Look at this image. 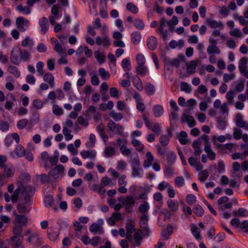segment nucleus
I'll return each instance as SVG.
<instances>
[{"instance_id": "nucleus-1", "label": "nucleus", "mask_w": 248, "mask_h": 248, "mask_svg": "<svg viewBox=\"0 0 248 248\" xmlns=\"http://www.w3.org/2000/svg\"><path fill=\"white\" fill-rule=\"evenodd\" d=\"M28 223V218L24 215H17L13 222V236L10 238V244L13 248H24L23 245L24 235L23 227Z\"/></svg>"}, {"instance_id": "nucleus-2", "label": "nucleus", "mask_w": 248, "mask_h": 248, "mask_svg": "<svg viewBox=\"0 0 248 248\" xmlns=\"http://www.w3.org/2000/svg\"><path fill=\"white\" fill-rule=\"evenodd\" d=\"M178 19L176 16H173L171 20L167 21L164 17L160 19L159 27L156 31H158L161 36L163 40L165 41L168 40V31L164 30L165 24H167L170 28H172L173 26L176 25L178 23Z\"/></svg>"}, {"instance_id": "nucleus-3", "label": "nucleus", "mask_w": 248, "mask_h": 248, "mask_svg": "<svg viewBox=\"0 0 248 248\" xmlns=\"http://www.w3.org/2000/svg\"><path fill=\"white\" fill-rule=\"evenodd\" d=\"M130 163L132 169V176L134 177H141L143 174V170L140 166V163L137 154H135L131 158Z\"/></svg>"}, {"instance_id": "nucleus-4", "label": "nucleus", "mask_w": 248, "mask_h": 248, "mask_svg": "<svg viewBox=\"0 0 248 248\" xmlns=\"http://www.w3.org/2000/svg\"><path fill=\"white\" fill-rule=\"evenodd\" d=\"M64 171V166L62 165H58L52 169L48 172V174L51 177L53 178L57 181L62 177Z\"/></svg>"}, {"instance_id": "nucleus-5", "label": "nucleus", "mask_w": 248, "mask_h": 248, "mask_svg": "<svg viewBox=\"0 0 248 248\" xmlns=\"http://www.w3.org/2000/svg\"><path fill=\"white\" fill-rule=\"evenodd\" d=\"M31 230H28L24 234L25 235L29 236L27 241L30 243H31L35 247L41 246L43 244L42 239L39 237L36 233L31 234Z\"/></svg>"}, {"instance_id": "nucleus-6", "label": "nucleus", "mask_w": 248, "mask_h": 248, "mask_svg": "<svg viewBox=\"0 0 248 248\" xmlns=\"http://www.w3.org/2000/svg\"><path fill=\"white\" fill-rule=\"evenodd\" d=\"M10 60L12 63L18 65L21 62V48L19 47H14L11 53Z\"/></svg>"}, {"instance_id": "nucleus-7", "label": "nucleus", "mask_w": 248, "mask_h": 248, "mask_svg": "<svg viewBox=\"0 0 248 248\" xmlns=\"http://www.w3.org/2000/svg\"><path fill=\"white\" fill-rule=\"evenodd\" d=\"M16 27L20 31H25L28 29L29 21L24 17L19 16L16 19Z\"/></svg>"}, {"instance_id": "nucleus-8", "label": "nucleus", "mask_w": 248, "mask_h": 248, "mask_svg": "<svg viewBox=\"0 0 248 248\" xmlns=\"http://www.w3.org/2000/svg\"><path fill=\"white\" fill-rule=\"evenodd\" d=\"M95 43L97 46H102L104 48H108L110 45V41L108 35H105L103 37L97 36L95 38Z\"/></svg>"}, {"instance_id": "nucleus-9", "label": "nucleus", "mask_w": 248, "mask_h": 248, "mask_svg": "<svg viewBox=\"0 0 248 248\" xmlns=\"http://www.w3.org/2000/svg\"><path fill=\"white\" fill-rule=\"evenodd\" d=\"M13 140H15L16 143H18L19 142V136L16 133L8 135L5 138L4 140L5 145L7 147H9L13 142Z\"/></svg>"}, {"instance_id": "nucleus-10", "label": "nucleus", "mask_w": 248, "mask_h": 248, "mask_svg": "<svg viewBox=\"0 0 248 248\" xmlns=\"http://www.w3.org/2000/svg\"><path fill=\"white\" fill-rule=\"evenodd\" d=\"M21 45L23 47L26 48L29 51H31L34 46V42L29 36H26L22 41Z\"/></svg>"}, {"instance_id": "nucleus-11", "label": "nucleus", "mask_w": 248, "mask_h": 248, "mask_svg": "<svg viewBox=\"0 0 248 248\" xmlns=\"http://www.w3.org/2000/svg\"><path fill=\"white\" fill-rule=\"evenodd\" d=\"M164 62V68L165 69L169 70V65L171 66H175L178 67L180 65V61L178 59H175L172 61H170L169 59L165 57L163 59Z\"/></svg>"}, {"instance_id": "nucleus-12", "label": "nucleus", "mask_w": 248, "mask_h": 248, "mask_svg": "<svg viewBox=\"0 0 248 248\" xmlns=\"http://www.w3.org/2000/svg\"><path fill=\"white\" fill-rule=\"evenodd\" d=\"M39 24L41 27V33L45 34L49 28L47 18L46 17H43L39 19Z\"/></svg>"}, {"instance_id": "nucleus-13", "label": "nucleus", "mask_w": 248, "mask_h": 248, "mask_svg": "<svg viewBox=\"0 0 248 248\" xmlns=\"http://www.w3.org/2000/svg\"><path fill=\"white\" fill-rule=\"evenodd\" d=\"M181 121L182 123L186 122L189 127H193L196 124V121L193 117L186 115L185 112L183 114V116L181 118Z\"/></svg>"}, {"instance_id": "nucleus-14", "label": "nucleus", "mask_w": 248, "mask_h": 248, "mask_svg": "<svg viewBox=\"0 0 248 248\" xmlns=\"http://www.w3.org/2000/svg\"><path fill=\"white\" fill-rule=\"evenodd\" d=\"M147 45L148 48L151 50L155 49L157 45V40L154 36L149 37L147 40Z\"/></svg>"}, {"instance_id": "nucleus-15", "label": "nucleus", "mask_w": 248, "mask_h": 248, "mask_svg": "<svg viewBox=\"0 0 248 248\" xmlns=\"http://www.w3.org/2000/svg\"><path fill=\"white\" fill-rule=\"evenodd\" d=\"M90 231L96 234L98 233L99 234H103L104 231L103 228L100 226L99 224L93 223L89 227Z\"/></svg>"}, {"instance_id": "nucleus-16", "label": "nucleus", "mask_w": 248, "mask_h": 248, "mask_svg": "<svg viewBox=\"0 0 248 248\" xmlns=\"http://www.w3.org/2000/svg\"><path fill=\"white\" fill-rule=\"evenodd\" d=\"M164 110L162 106L156 105L153 108V112L154 116L156 118L161 117L164 113Z\"/></svg>"}, {"instance_id": "nucleus-17", "label": "nucleus", "mask_w": 248, "mask_h": 248, "mask_svg": "<svg viewBox=\"0 0 248 248\" xmlns=\"http://www.w3.org/2000/svg\"><path fill=\"white\" fill-rule=\"evenodd\" d=\"M96 153L94 150L82 151L80 152V155L84 158H89L93 159L96 156Z\"/></svg>"}, {"instance_id": "nucleus-18", "label": "nucleus", "mask_w": 248, "mask_h": 248, "mask_svg": "<svg viewBox=\"0 0 248 248\" xmlns=\"http://www.w3.org/2000/svg\"><path fill=\"white\" fill-rule=\"evenodd\" d=\"M44 80L49 84L50 86L53 88L54 86V77L50 73H46L44 75Z\"/></svg>"}, {"instance_id": "nucleus-19", "label": "nucleus", "mask_w": 248, "mask_h": 248, "mask_svg": "<svg viewBox=\"0 0 248 248\" xmlns=\"http://www.w3.org/2000/svg\"><path fill=\"white\" fill-rule=\"evenodd\" d=\"M206 22V24L208 25L212 29H216L217 27H220L221 29L224 28V25L221 22H217V21L214 20L207 19Z\"/></svg>"}, {"instance_id": "nucleus-20", "label": "nucleus", "mask_w": 248, "mask_h": 248, "mask_svg": "<svg viewBox=\"0 0 248 248\" xmlns=\"http://www.w3.org/2000/svg\"><path fill=\"white\" fill-rule=\"evenodd\" d=\"M2 169L3 170L2 173L8 178L13 177L15 173V168L13 166L8 167L6 166Z\"/></svg>"}, {"instance_id": "nucleus-21", "label": "nucleus", "mask_w": 248, "mask_h": 248, "mask_svg": "<svg viewBox=\"0 0 248 248\" xmlns=\"http://www.w3.org/2000/svg\"><path fill=\"white\" fill-rule=\"evenodd\" d=\"M167 205L170 212H175L178 209V203L176 201L169 199L167 201Z\"/></svg>"}, {"instance_id": "nucleus-22", "label": "nucleus", "mask_w": 248, "mask_h": 248, "mask_svg": "<svg viewBox=\"0 0 248 248\" xmlns=\"http://www.w3.org/2000/svg\"><path fill=\"white\" fill-rule=\"evenodd\" d=\"M141 38V34L139 31H134L131 34V42L134 45L139 44Z\"/></svg>"}, {"instance_id": "nucleus-23", "label": "nucleus", "mask_w": 248, "mask_h": 248, "mask_svg": "<svg viewBox=\"0 0 248 248\" xmlns=\"http://www.w3.org/2000/svg\"><path fill=\"white\" fill-rule=\"evenodd\" d=\"M191 231L192 234L195 237L197 240H201L202 236L200 234V232L199 231V229L197 226L194 224H191L190 225Z\"/></svg>"}, {"instance_id": "nucleus-24", "label": "nucleus", "mask_w": 248, "mask_h": 248, "mask_svg": "<svg viewBox=\"0 0 248 248\" xmlns=\"http://www.w3.org/2000/svg\"><path fill=\"white\" fill-rule=\"evenodd\" d=\"M136 229L133 224H129L126 225V237L127 239L130 240L132 237V234L135 232Z\"/></svg>"}, {"instance_id": "nucleus-25", "label": "nucleus", "mask_w": 248, "mask_h": 248, "mask_svg": "<svg viewBox=\"0 0 248 248\" xmlns=\"http://www.w3.org/2000/svg\"><path fill=\"white\" fill-rule=\"evenodd\" d=\"M35 191V188L31 185H27L21 187V194L32 195Z\"/></svg>"}, {"instance_id": "nucleus-26", "label": "nucleus", "mask_w": 248, "mask_h": 248, "mask_svg": "<svg viewBox=\"0 0 248 248\" xmlns=\"http://www.w3.org/2000/svg\"><path fill=\"white\" fill-rule=\"evenodd\" d=\"M204 151L207 154V157L211 160H214L216 157V155L215 152H214L212 149L211 148V146H205L204 147Z\"/></svg>"}, {"instance_id": "nucleus-27", "label": "nucleus", "mask_w": 248, "mask_h": 248, "mask_svg": "<svg viewBox=\"0 0 248 248\" xmlns=\"http://www.w3.org/2000/svg\"><path fill=\"white\" fill-rule=\"evenodd\" d=\"M144 89L149 95H153L155 91V86L150 82H147L146 83Z\"/></svg>"}, {"instance_id": "nucleus-28", "label": "nucleus", "mask_w": 248, "mask_h": 248, "mask_svg": "<svg viewBox=\"0 0 248 248\" xmlns=\"http://www.w3.org/2000/svg\"><path fill=\"white\" fill-rule=\"evenodd\" d=\"M169 120L170 127H174V124L178 120V114L175 111L171 112L169 114Z\"/></svg>"}, {"instance_id": "nucleus-29", "label": "nucleus", "mask_w": 248, "mask_h": 248, "mask_svg": "<svg viewBox=\"0 0 248 248\" xmlns=\"http://www.w3.org/2000/svg\"><path fill=\"white\" fill-rule=\"evenodd\" d=\"M150 113L148 112H145L142 114V117L145 122V124L146 127L150 129L153 128L154 124L149 121V117Z\"/></svg>"}, {"instance_id": "nucleus-30", "label": "nucleus", "mask_w": 248, "mask_h": 248, "mask_svg": "<svg viewBox=\"0 0 248 248\" xmlns=\"http://www.w3.org/2000/svg\"><path fill=\"white\" fill-rule=\"evenodd\" d=\"M136 72L139 75L143 77L148 72V69L144 65H138L136 67Z\"/></svg>"}, {"instance_id": "nucleus-31", "label": "nucleus", "mask_w": 248, "mask_h": 248, "mask_svg": "<svg viewBox=\"0 0 248 248\" xmlns=\"http://www.w3.org/2000/svg\"><path fill=\"white\" fill-rule=\"evenodd\" d=\"M8 71L13 75L15 78H18L20 76V72L18 68L15 66L10 65L8 67Z\"/></svg>"}, {"instance_id": "nucleus-32", "label": "nucleus", "mask_w": 248, "mask_h": 248, "mask_svg": "<svg viewBox=\"0 0 248 248\" xmlns=\"http://www.w3.org/2000/svg\"><path fill=\"white\" fill-rule=\"evenodd\" d=\"M235 123L237 126L243 128L246 125L245 122L242 119V115L240 113H237L235 117Z\"/></svg>"}, {"instance_id": "nucleus-33", "label": "nucleus", "mask_w": 248, "mask_h": 248, "mask_svg": "<svg viewBox=\"0 0 248 248\" xmlns=\"http://www.w3.org/2000/svg\"><path fill=\"white\" fill-rule=\"evenodd\" d=\"M15 153L18 157H23L25 155V150L21 144H18L15 148Z\"/></svg>"}, {"instance_id": "nucleus-34", "label": "nucleus", "mask_w": 248, "mask_h": 248, "mask_svg": "<svg viewBox=\"0 0 248 248\" xmlns=\"http://www.w3.org/2000/svg\"><path fill=\"white\" fill-rule=\"evenodd\" d=\"M94 56L99 63H103L106 61V56L99 51L94 52Z\"/></svg>"}, {"instance_id": "nucleus-35", "label": "nucleus", "mask_w": 248, "mask_h": 248, "mask_svg": "<svg viewBox=\"0 0 248 248\" xmlns=\"http://www.w3.org/2000/svg\"><path fill=\"white\" fill-rule=\"evenodd\" d=\"M16 9L20 13L25 15H28L31 12V9L30 8L27 7H23L22 4H19L17 6Z\"/></svg>"}, {"instance_id": "nucleus-36", "label": "nucleus", "mask_w": 248, "mask_h": 248, "mask_svg": "<svg viewBox=\"0 0 248 248\" xmlns=\"http://www.w3.org/2000/svg\"><path fill=\"white\" fill-rule=\"evenodd\" d=\"M207 53L209 54H219L220 53V50L216 45H210L208 46L207 49Z\"/></svg>"}, {"instance_id": "nucleus-37", "label": "nucleus", "mask_w": 248, "mask_h": 248, "mask_svg": "<svg viewBox=\"0 0 248 248\" xmlns=\"http://www.w3.org/2000/svg\"><path fill=\"white\" fill-rule=\"evenodd\" d=\"M149 209V205L147 202H144L139 207V210L140 213L143 215L146 214Z\"/></svg>"}, {"instance_id": "nucleus-38", "label": "nucleus", "mask_w": 248, "mask_h": 248, "mask_svg": "<svg viewBox=\"0 0 248 248\" xmlns=\"http://www.w3.org/2000/svg\"><path fill=\"white\" fill-rule=\"evenodd\" d=\"M167 161L170 164H173L176 161V155L175 153L170 151L167 154Z\"/></svg>"}, {"instance_id": "nucleus-39", "label": "nucleus", "mask_w": 248, "mask_h": 248, "mask_svg": "<svg viewBox=\"0 0 248 248\" xmlns=\"http://www.w3.org/2000/svg\"><path fill=\"white\" fill-rule=\"evenodd\" d=\"M36 176L40 178V182L43 184H48L50 182V176L49 174L47 175L46 173H42L40 175H37Z\"/></svg>"}, {"instance_id": "nucleus-40", "label": "nucleus", "mask_w": 248, "mask_h": 248, "mask_svg": "<svg viewBox=\"0 0 248 248\" xmlns=\"http://www.w3.org/2000/svg\"><path fill=\"white\" fill-rule=\"evenodd\" d=\"M134 26L138 30H142L144 28L145 25L142 19L137 18L134 21Z\"/></svg>"}, {"instance_id": "nucleus-41", "label": "nucleus", "mask_w": 248, "mask_h": 248, "mask_svg": "<svg viewBox=\"0 0 248 248\" xmlns=\"http://www.w3.org/2000/svg\"><path fill=\"white\" fill-rule=\"evenodd\" d=\"M109 115L116 122L119 121L123 118V115L122 113L116 112L114 110L111 111Z\"/></svg>"}, {"instance_id": "nucleus-42", "label": "nucleus", "mask_w": 248, "mask_h": 248, "mask_svg": "<svg viewBox=\"0 0 248 248\" xmlns=\"http://www.w3.org/2000/svg\"><path fill=\"white\" fill-rule=\"evenodd\" d=\"M187 137V133L184 131H181L179 134L178 140L181 144L185 145L187 143V140L185 138Z\"/></svg>"}, {"instance_id": "nucleus-43", "label": "nucleus", "mask_w": 248, "mask_h": 248, "mask_svg": "<svg viewBox=\"0 0 248 248\" xmlns=\"http://www.w3.org/2000/svg\"><path fill=\"white\" fill-rule=\"evenodd\" d=\"M193 211L198 217H202L203 215L204 210L202 207L199 204L196 205L193 207Z\"/></svg>"}, {"instance_id": "nucleus-44", "label": "nucleus", "mask_w": 248, "mask_h": 248, "mask_svg": "<svg viewBox=\"0 0 248 248\" xmlns=\"http://www.w3.org/2000/svg\"><path fill=\"white\" fill-rule=\"evenodd\" d=\"M131 143L133 144V145L136 147H137V149L139 152L142 151L144 149V146L143 144H142L140 140H132L131 141Z\"/></svg>"}, {"instance_id": "nucleus-45", "label": "nucleus", "mask_w": 248, "mask_h": 248, "mask_svg": "<svg viewBox=\"0 0 248 248\" xmlns=\"http://www.w3.org/2000/svg\"><path fill=\"white\" fill-rule=\"evenodd\" d=\"M73 225L76 235L78 237L81 232V230L83 228V226L80 224L79 222L77 221H75L73 222Z\"/></svg>"}, {"instance_id": "nucleus-46", "label": "nucleus", "mask_w": 248, "mask_h": 248, "mask_svg": "<svg viewBox=\"0 0 248 248\" xmlns=\"http://www.w3.org/2000/svg\"><path fill=\"white\" fill-rule=\"evenodd\" d=\"M247 62L248 60L246 57L242 58L240 60L238 66L240 72L247 69Z\"/></svg>"}, {"instance_id": "nucleus-47", "label": "nucleus", "mask_w": 248, "mask_h": 248, "mask_svg": "<svg viewBox=\"0 0 248 248\" xmlns=\"http://www.w3.org/2000/svg\"><path fill=\"white\" fill-rule=\"evenodd\" d=\"M233 215L235 217H247L248 216V213L246 209L243 208H240L238 209V211H234L233 212Z\"/></svg>"}, {"instance_id": "nucleus-48", "label": "nucleus", "mask_w": 248, "mask_h": 248, "mask_svg": "<svg viewBox=\"0 0 248 248\" xmlns=\"http://www.w3.org/2000/svg\"><path fill=\"white\" fill-rule=\"evenodd\" d=\"M133 85L139 91H142L143 89L142 83L139 77L133 80Z\"/></svg>"}, {"instance_id": "nucleus-49", "label": "nucleus", "mask_w": 248, "mask_h": 248, "mask_svg": "<svg viewBox=\"0 0 248 248\" xmlns=\"http://www.w3.org/2000/svg\"><path fill=\"white\" fill-rule=\"evenodd\" d=\"M122 67L124 70H130L131 69V63L129 58H126L123 60L122 62Z\"/></svg>"}, {"instance_id": "nucleus-50", "label": "nucleus", "mask_w": 248, "mask_h": 248, "mask_svg": "<svg viewBox=\"0 0 248 248\" xmlns=\"http://www.w3.org/2000/svg\"><path fill=\"white\" fill-rule=\"evenodd\" d=\"M44 202L46 207H51L54 204V199L51 196H46Z\"/></svg>"}, {"instance_id": "nucleus-51", "label": "nucleus", "mask_w": 248, "mask_h": 248, "mask_svg": "<svg viewBox=\"0 0 248 248\" xmlns=\"http://www.w3.org/2000/svg\"><path fill=\"white\" fill-rule=\"evenodd\" d=\"M70 130L66 126L63 127L62 133L65 136V139L67 141L70 140L73 138V135L70 134Z\"/></svg>"}, {"instance_id": "nucleus-52", "label": "nucleus", "mask_w": 248, "mask_h": 248, "mask_svg": "<svg viewBox=\"0 0 248 248\" xmlns=\"http://www.w3.org/2000/svg\"><path fill=\"white\" fill-rule=\"evenodd\" d=\"M180 89L182 91H185L186 93H190L192 91L191 86L185 82H181Z\"/></svg>"}, {"instance_id": "nucleus-53", "label": "nucleus", "mask_w": 248, "mask_h": 248, "mask_svg": "<svg viewBox=\"0 0 248 248\" xmlns=\"http://www.w3.org/2000/svg\"><path fill=\"white\" fill-rule=\"evenodd\" d=\"M104 153L106 157H109L114 155L115 151L114 148L111 146H108L105 148Z\"/></svg>"}, {"instance_id": "nucleus-54", "label": "nucleus", "mask_w": 248, "mask_h": 248, "mask_svg": "<svg viewBox=\"0 0 248 248\" xmlns=\"http://www.w3.org/2000/svg\"><path fill=\"white\" fill-rule=\"evenodd\" d=\"M100 76L103 79H107L109 78V73L105 70L104 68H100L98 70Z\"/></svg>"}, {"instance_id": "nucleus-55", "label": "nucleus", "mask_w": 248, "mask_h": 248, "mask_svg": "<svg viewBox=\"0 0 248 248\" xmlns=\"http://www.w3.org/2000/svg\"><path fill=\"white\" fill-rule=\"evenodd\" d=\"M170 138L167 135H162L160 137V142L163 146H165L169 144Z\"/></svg>"}, {"instance_id": "nucleus-56", "label": "nucleus", "mask_w": 248, "mask_h": 248, "mask_svg": "<svg viewBox=\"0 0 248 248\" xmlns=\"http://www.w3.org/2000/svg\"><path fill=\"white\" fill-rule=\"evenodd\" d=\"M44 63L42 62H39L36 64L37 71L38 75L42 76L44 74Z\"/></svg>"}, {"instance_id": "nucleus-57", "label": "nucleus", "mask_w": 248, "mask_h": 248, "mask_svg": "<svg viewBox=\"0 0 248 248\" xmlns=\"http://www.w3.org/2000/svg\"><path fill=\"white\" fill-rule=\"evenodd\" d=\"M136 61L138 65H144L145 63V58L143 55L141 53H139L136 56Z\"/></svg>"}, {"instance_id": "nucleus-58", "label": "nucleus", "mask_w": 248, "mask_h": 248, "mask_svg": "<svg viewBox=\"0 0 248 248\" xmlns=\"http://www.w3.org/2000/svg\"><path fill=\"white\" fill-rule=\"evenodd\" d=\"M28 122L27 119H22L17 122L16 126L18 129H23L26 126Z\"/></svg>"}, {"instance_id": "nucleus-59", "label": "nucleus", "mask_w": 248, "mask_h": 248, "mask_svg": "<svg viewBox=\"0 0 248 248\" xmlns=\"http://www.w3.org/2000/svg\"><path fill=\"white\" fill-rule=\"evenodd\" d=\"M89 140L90 142H87L86 144L87 147L88 148L94 147L96 141V138L93 134H90Z\"/></svg>"}, {"instance_id": "nucleus-60", "label": "nucleus", "mask_w": 248, "mask_h": 248, "mask_svg": "<svg viewBox=\"0 0 248 248\" xmlns=\"http://www.w3.org/2000/svg\"><path fill=\"white\" fill-rule=\"evenodd\" d=\"M90 75L92 76L91 82L93 85L97 86L99 85L100 81L99 78L96 75V73H94L93 75V72H91L90 73Z\"/></svg>"}, {"instance_id": "nucleus-61", "label": "nucleus", "mask_w": 248, "mask_h": 248, "mask_svg": "<svg viewBox=\"0 0 248 248\" xmlns=\"http://www.w3.org/2000/svg\"><path fill=\"white\" fill-rule=\"evenodd\" d=\"M47 235L50 240L55 241L58 237L59 233L57 232L50 230L47 231Z\"/></svg>"}, {"instance_id": "nucleus-62", "label": "nucleus", "mask_w": 248, "mask_h": 248, "mask_svg": "<svg viewBox=\"0 0 248 248\" xmlns=\"http://www.w3.org/2000/svg\"><path fill=\"white\" fill-rule=\"evenodd\" d=\"M29 52L27 49H21V60H23L24 61H28L31 56Z\"/></svg>"}, {"instance_id": "nucleus-63", "label": "nucleus", "mask_w": 248, "mask_h": 248, "mask_svg": "<svg viewBox=\"0 0 248 248\" xmlns=\"http://www.w3.org/2000/svg\"><path fill=\"white\" fill-rule=\"evenodd\" d=\"M126 8L133 14H137L139 11L138 7L131 2H129L127 4Z\"/></svg>"}, {"instance_id": "nucleus-64", "label": "nucleus", "mask_w": 248, "mask_h": 248, "mask_svg": "<svg viewBox=\"0 0 248 248\" xmlns=\"http://www.w3.org/2000/svg\"><path fill=\"white\" fill-rule=\"evenodd\" d=\"M148 217L146 214L142 215L140 218V227L148 226Z\"/></svg>"}]
</instances>
